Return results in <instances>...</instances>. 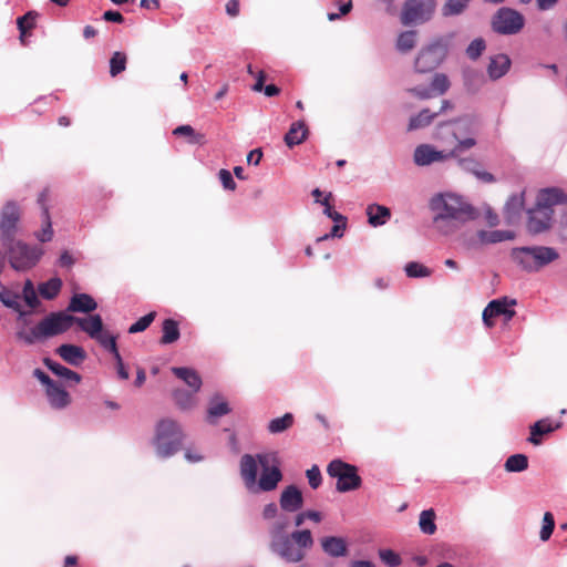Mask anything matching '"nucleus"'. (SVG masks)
<instances>
[{"label":"nucleus","instance_id":"c03bdc74","mask_svg":"<svg viewBox=\"0 0 567 567\" xmlns=\"http://www.w3.org/2000/svg\"><path fill=\"white\" fill-rule=\"evenodd\" d=\"M451 86L450 80L444 73H435L430 87L434 96L443 95Z\"/></svg>","mask_w":567,"mask_h":567},{"label":"nucleus","instance_id":"9b49d317","mask_svg":"<svg viewBox=\"0 0 567 567\" xmlns=\"http://www.w3.org/2000/svg\"><path fill=\"white\" fill-rule=\"evenodd\" d=\"M435 10V0H406L402 10V23H423L429 21Z\"/></svg>","mask_w":567,"mask_h":567},{"label":"nucleus","instance_id":"423d86ee","mask_svg":"<svg viewBox=\"0 0 567 567\" xmlns=\"http://www.w3.org/2000/svg\"><path fill=\"white\" fill-rule=\"evenodd\" d=\"M454 37L455 32H450L424 45L415 58L414 71L430 73L436 70L445 61Z\"/></svg>","mask_w":567,"mask_h":567},{"label":"nucleus","instance_id":"9d476101","mask_svg":"<svg viewBox=\"0 0 567 567\" xmlns=\"http://www.w3.org/2000/svg\"><path fill=\"white\" fill-rule=\"evenodd\" d=\"M525 24V19L517 10L503 7L492 19V28L498 34L512 35L518 33Z\"/></svg>","mask_w":567,"mask_h":567},{"label":"nucleus","instance_id":"cd10ccee","mask_svg":"<svg viewBox=\"0 0 567 567\" xmlns=\"http://www.w3.org/2000/svg\"><path fill=\"white\" fill-rule=\"evenodd\" d=\"M322 550L330 557H343L348 553L347 543L342 537L326 536L321 538Z\"/></svg>","mask_w":567,"mask_h":567},{"label":"nucleus","instance_id":"20e7f679","mask_svg":"<svg viewBox=\"0 0 567 567\" xmlns=\"http://www.w3.org/2000/svg\"><path fill=\"white\" fill-rule=\"evenodd\" d=\"M482 121L475 114H466L453 121L441 123L434 132V140L451 147L458 157L465 151L476 146Z\"/></svg>","mask_w":567,"mask_h":567},{"label":"nucleus","instance_id":"864d4df0","mask_svg":"<svg viewBox=\"0 0 567 567\" xmlns=\"http://www.w3.org/2000/svg\"><path fill=\"white\" fill-rule=\"evenodd\" d=\"M379 557L381 561L388 567H399L402 564V559L398 553L392 549L383 548L379 549Z\"/></svg>","mask_w":567,"mask_h":567},{"label":"nucleus","instance_id":"338daca9","mask_svg":"<svg viewBox=\"0 0 567 567\" xmlns=\"http://www.w3.org/2000/svg\"><path fill=\"white\" fill-rule=\"evenodd\" d=\"M114 360H115V365H116V372H117V375L120 379L122 380H127L130 374H128V371L126 370L125 365H124V362H123V359L118 353H115L113 355Z\"/></svg>","mask_w":567,"mask_h":567},{"label":"nucleus","instance_id":"f03ea898","mask_svg":"<svg viewBox=\"0 0 567 567\" xmlns=\"http://www.w3.org/2000/svg\"><path fill=\"white\" fill-rule=\"evenodd\" d=\"M429 207L433 214L434 228L444 236L454 234L477 216L475 208L462 196L449 192L432 196Z\"/></svg>","mask_w":567,"mask_h":567},{"label":"nucleus","instance_id":"4c0bfd02","mask_svg":"<svg viewBox=\"0 0 567 567\" xmlns=\"http://www.w3.org/2000/svg\"><path fill=\"white\" fill-rule=\"evenodd\" d=\"M62 288V280L58 277L51 278L50 280L39 285L38 289L40 295L47 299H54Z\"/></svg>","mask_w":567,"mask_h":567},{"label":"nucleus","instance_id":"de8ad7c7","mask_svg":"<svg viewBox=\"0 0 567 567\" xmlns=\"http://www.w3.org/2000/svg\"><path fill=\"white\" fill-rule=\"evenodd\" d=\"M261 516L265 520H272L271 523H277L280 518L290 519L287 514L279 512L278 505L274 502L264 506Z\"/></svg>","mask_w":567,"mask_h":567},{"label":"nucleus","instance_id":"c85d7f7f","mask_svg":"<svg viewBox=\"0 0 567 567\" xmlns=\"http://www.w3.org/2000/svg\"><path fill=\"white\" fill-rule=\"evenodd\" d=\"M523 207L524 193L514 194L507 199L504 206V216L508 225H514L518 221Z\"/></svg>","mask_w":567,"mask_h":567},{"label":"nucleus","instance_id":"473e14b6","mask_svg":"<svg viewBox=\"0 0 567 567\" xmlns=\"http://www.w3.org/2000/svg\"><path fill=\"white\" fill-rule=\"evenodd\" d=\"M230 412L228 403L219 395H215L209 401L207 410V421L215 424L216 420L220 416L227 415Z\"/></svg>","mask_w":567,"mask_h":567},{"label":"nucleus","instance_id":"dca6fc26","mask_svg":"<svg viewBox=\"0 0 567 567\" xmlns=\"http://www.w3.org/2000/svg\"><path fill=\"white\" fill-rule=\"evenodd\" d=\"M554 210H544L536 205L528 210L527 230L529 234L537 235L549 229Z\"/></svg>","mask_w":567,"mask_h":567},{"label":"nucleus","instance_id":"69168bd1","mask_svg":"<svg viewBox=\"0 0 567 567\" xmlns=\"http://www.w3.org/2000/svg\"><path fill=\"white\" fill-rule=\"evenodd\" d=\"M347 226V223H337L333 225L331 231L329 234H326L317 239V241H323L329 238H341L343 236V230Z\"/></svg>","mask_w":567,"mask_h":567},{"label":"nucleus","instance_id":"f257e3e1","mask_svg":"<svg viewBox=\"0 0 567 567\" xmlns=\"http://www.w3.org/2000/svg\"><path fill=\"white\" fill-rule=\"evenodd\" d=\"M239 475L250 494L275 491L282 481L277 452L244 454L239 460Z\"/></svg>","mask_w":567,"mask_h":567},{"label":"nucleus","instance_id":"774afa93","mask_svg":"<svg viewBox=\"0 0 567 567\" xmlns=\"http://www.w3.org/2000/svg\"><path fill=\"white\" fill-rule=\"evenodd\" d=\"M33 377L45 386V390L55 382L41 369H35L33 371Z\"/></svg>","mask_w":567,"mask_h":567},{"label":"nucleus","instance_id":"4d7b16f0","mask_svg":"<svg viewBox=\"0 0 567 567\" xmlns=\"http://www.w3.org/2000/svg\"><path fill=\"white\" fill-rule=\"evenodd\" d=\"M555 528L554 515L550 512H546L543 517V526L539 532V538L543 542H547Z\"/></svg>","mask_w":567,"mask_h":567},{"label":"nucleus","instance_id":"e2e57ef3","mask_svg":"<svg viewBox=\"0 0 567 567\" xmlns=\"http://www.w3.org/2000/svg\"><path fill=\"white\" fill-rule=\"evenodd\" d=\"M408 92L420 100H429L434 97L430 86L419 85L409 89Z\"/></svg>","mask_w":567,"mask_h":567},{"label":"nucleus","instance_id":"c756f323","mask_svg":"<svg viewBox=\"0 0 567 567\" xmlns=\"http://www.w3.org/2000/svg\"><path fill=\"white\" fill-rule=\"evenodd\" d=\"M43 363L52 373H54L56 377L63 379L64 381L72 382L75 384L80 383L81 375L78 372L72 371L71 369L53 361L50 358H45L43 360Z\"/></svg>","mask_w":567,"mask_h":567},{"label":"nucleus","instance_id":"09e8293b","mask_svg":"<svg viewBox=\"0 0 567 567\" xmlns=\"http://www.w3.org/2000/svg\"><path fill=\"white\" fill-rule=\"evenodd\" d=\"M38 17L37 12L29 11L24 16L18 18V29L20 31V39L23 42V37L25 33L34 27L35 19Z\"/></svg>","mask_w":567,"mask_h":567},{"label":"nucleus","instance_id":"6e6d98bb","mask_svg":"<svg viewBox=\"0 0 567 567\" xmlns=\"http://www.w3.org/2000/svg\"><path fill=\"white\" fill-rule=\"evenodd\" d=\"M106 351H109L112 355L118 353L116 337L110 334L107 331H103L100 337L95 339Z\"/></svg>","mask_w":567,"mask_h":567},{"label":"nucleus","instance_id":"58836bf2","mask_svg":"<svg viewBox=\"0 0 567 567\" xmlns=\"http://www.w3.org/2000/svg\"><path fill=\"white\" fill-rule=\"evenodd\" d=\"M163 336L161 338V343L169 344L179 339L181 332L178 328V323L173 319H166L163 322Z\"/></svg>","mask_w":567,"mask_h":567},{"label":"nucleus","instance_id":"2f4dec72","mask_svg":"<svg viewBox=\"0 0 567 567\" xmlns=\"http://www.w3.org/2000/svg\"><path fill=\"white\" fill-rule=\"evenodd\" d=\"M172 372L182 381H184L194 392H198L202 386L199 374L190 368L174 367Z\"/></svg>","mask_w":567,"mask_h":567},{"label":"nucleus","instance_id":"0e129e2a","mask_svg":"<svg viewBox=\"0 0 567 567\" xmlns=\"http://www.w3.org/2000/svg\"><path fill=\"white\" fill-rule=\"evenodd\" d=\"M218 175H219L220 183L225 189H227V190L236 189V183H235L233 175L229 171L223 168L219 171Z\"/></svg>","mask_w":567,"mask_h":567},{"label":"nucleus","instance_id":"ea45409f","mask_svg":"<svg viewBox=\"0 0 567 567\" xmlns=\"http://www.w3.org/2000/svg\"><path fill=\"white\" fill-rule=\"evenodd\" d=\"M419 527L425 535H433L436 532L435 513L433 509H425L421 512Z\"/></svg>","mask_w":567,"mask_h":567},{"label":"nucleus","instance_id":"b1692460","mask_svg":"<svg viewBox=\"0 0 567 567\" xmlns=\"http://www.w3.org/2000/svg\"><path fill=\"white\" fill-rule=\"evenodd\" d=\"M368 223L370 226L377 228L385 225L391 218V210L386 206L372 203L365 208Z\"/></svg>","mask_w":567,"mask_h":567},{"label":"nucleus","instance_id":"5701e85b","mask_svg":"<svg viewBox=\"0 0 567 567\" xmlns=\"http://www.w3.org/2000/svg\"><path fill=\"white\" fill-rule=\"evenodd\" d=\"M45 394L49 404L55 410L65 409L71 402L68 391L56 382L45 390Z\"/></svg>","mask_w":567,"mask_h":567},{"label":"nucleus","instance_id":"a19ab883","mask_svg":"<svg viewBox=\"0 0 567 567\" xmlns=\"http://www.w3.org/2000/svg\"><path fill=\"white\" fill-rule=\"evenodd\" d=\"M293 424V415L291 413H286L281 417L272 419L268 423V431L271 434H279L291 427Z\"/></svg>","mask_w":567,"mask_h":567},{"label":"nucleus","instance_id":"6e6552de","mask_svg":"<svg viewBox=\"0 0 567 567\" xmlns=\"http://www.w3.org/2000/svg\"><path fill=\"white\" fill-rule=\"evenodd\" d=\"M7 248L10 266L17 271H25L34 267L43 255V249L30 246L21 240L12 239L3 245Z\"/></svg>","mask_w":567,"mask_h":567},{"label":"nucleus","instance_id":"72a5a7b5","mask_svg":"<svg viewBox=\"0 0 567 567\" xmlns=\"http://www.w3.org/2000/svg\"><path fill=\"white\" fill-rule=\"evenodd\" d=\"M478 241L482 245L497 244L515 238V233L512 230H478Z\"/></svg>","mask_w":567,"mask_h":567},{"label":"nucleus","instance_id":"1a4fd4ad","mask_svg":"<svg viewBox=\"0 0 567 567\" xmlns=\"http://www.w3.org/2000/svg\"><path fill=\"white\" fill-rule=\"evenodd\" d=\"M327 473L332 478H337V491L341 493L354 491L361 485V477L354 465L342 460H332L327 466Z\"/></svg>","mask_w":567,"mask_h":567},{"label":"nucleus","instance_id":"412c9836","mask_svg":"<svg viewBox=\"0 0 567 567\" xmlns=\"http://www.w3.org/2000/svg\"><path fill=\"white\" fill-rule=\"evenodd\" d=\"M512 65L511 58L505 53H498L489 58L487 74L492 81H497L505 76Z\"/></svg>","mask_w":567,"mask_h":567},{"label":"nucleus","instance_id":"aec40b11","mask_svg":"<svg viewBox=\"0 0 567 567\" xmlns=\"http://www.w3.org/2000/svg\"><path fill=\"white\" fill-rule=\"evenodd\" d=\"M567 200L566 194L556 187L542 189L536 199V205L544 210H553L555 205L564 204Z\"/></svg>","mask_w":567,"mask_h":567},{"label":"nucleus","instance_id":"f3484780","mask_svg":"<svg viewBox=\"0 0 567 567\" xmlns=\"http://www.w3.org/2000/svg\"><path fill=\"white\" fill-rule=\"evenodd\" d=\"M303 506V496L296 485L285 487L279 497L280 509L287 513H296Z\"/></svg>","mask_w":567,"mask_h":567},{"label":"nucleus","instance_id":"13d9d810","mask_svg":"<svg viewBox=\"0 0 567 567\" xmlns=\"http://www.w3.org/2000/svg\"><path fill=\"white\" fill-rule=\"evenodd\" d=\"M156 313L150 312L143 317H141L136 322L131 324L128 328V333H137L146 330L151 323L154 321Z\"/></svg>","mask_w":567,"mask_h":567},{"label":"nucleus","instance_id":"a878e982","mask_svg":"<svg viewBox=\"0 0 567 567\" xmlns=\"http://www.w3.org/2000/svg\"><path fill=\"white\" fill-rule=\"evenodd\" d=\"M74 323L89 334L90 338L96 339L104 331L103 321L100 315H92L86 318L74 317Z\"/></svg>","mask_w":567,"mask_h":567},{"label":"nucleus","instance_id":"6ab92c4d","mask_svg":"<svg viewBox=\"0 0 567 567\" xmlns=\"http://www.w3.org/2000/svg\"><path fill=\"white\" fill-rule=\"evenodd\" d=\"M561 426V422L554 423L550 419L545 417L537 422H535L533 425H530V435L527 439V441L538 446L542 444V436L553 433L554 431L558 430Z\"/></svg>","mask_w":567,"mask_h":567},{"label":"nucleus","instance_id":"37998d69","mask_svg":"<svg viewBox=\"0 0 567 567\" xmlns=\"http://www.w3.org/2000/svg\"><path fill=\"white\" fill-rule=\"evenodd\" d=\"M17 338L27 346H32L35 342L45 339L44 334H42L41 330H39V323L29 330H18Z\"/></svg>","mask_w":567,"mask_h":567},{"label":"nucleus","instance_id":"49530a36","mask_svg":"<svg viewBox=\"0 0 567 567\" xmlns=\"http://www.w3.org/2000/svg\"><path fill=\"white\" fill-rule=\"evenodd\" d=\"M19 299H20V295L19 293H16V292H12L10 290H7V289H3L2 291H0V301L8 308L14 310V311H19L21 316L24 315V312H22L20 309H21V305L19 302Z\"/></svg>","mask_w":567,"mask_h":567},{"label":"nucleus","instance_id":"f704fd0d","mask_svg":"<svg viewBox=\"0 0 567 567\" xmlns=\"http://www.w3.org/2000/svg\"><path fill=\"white\" fill-rule=\"evenodd\" d=\"M197 392L193 390L187 391L184 389H177L173 392V398L176 405L184 411L193 409L197 404V399L195 396Z\"/></svg>","mask_w":567,"mask_h":567},{"label":"nucleus","instance_id":"ddd939ff","mask_svg":"<svg viewBox=\"0 0 567 567\" xmlns=\"http://www.w3.org/2000/svg\"><path fill=\"white\" fill-rule=\"evenodd\" d=\"M451 158H457L451 147L437 150L432 144H420L413 153V161L417 166H429L434 163H444Z\"/></svg>","mask_w":567,"mask_h":567},{"label":"nucleus","instance_id":"bb28decb","mask_svg":"<svg viewBox=\"0 0 567 567\" xmlns=\"http://www.w3.org/2000/svg\"><path fill=\"white\" fill-rule=\"evenodd\" d=\"M45 199L47 195L45 193H41L38 202L42 206V220L43 226L40 230L34 233L35 238L40 243H48L51 241L53 238V229H52V223L49 214V208L45 206Z\"/></svg>","mask_w":567,"mask_h":567},{"label":"nucleus","instance_id":"5fc2aeb1","mask_svg":"<svg viewBox=\"0 0 567 567\" xmlns=\"http://www.w3.org/2000/svg\"><path fill=\"white\" fill-rule=\"evenodd\" d=\"M126 68V55L122 52H115L110 60V74L116 76Z\"/></svg>","mask_w":567,"mask_h":567},{"label":"nucleus","instance_id":"0eeeda50","mask_svg":"<svg viewBox=\"0 0 567 567\" xmlns=\"http://www.w3.org/2000/svg\"><path fill=\"white\" fill-rule=\"evenodd\" d=\"M184 434L181 425L172 419H163L156 424L153 444L158 457L167 458L177 453Z\"/></svg>","mask_w":567,"mask_h":567},{"label":"nucleus","instance_id":"c9c22d12","mask_svg":"<svg viewBox=\"0 0 567 567\" xmlns=\"http://www.w3.org/2000/svg\"><path fill=\"white\" fill-rule=\"evenodd\" d=\"M437 116V113L431 112L429 109H423L416 115L410 117L408 130L415 131L429 126L433 120Z\"/></svg>","mask_w":567,"mask_h":567},{"label":"nucleus","instance_id":"393cba45","mask_svg":"<svg viewBox=\"0 0 567 567\" xmlns=\"http://www.w3.org/2000/svg\"><path fill=\"white\" fill-rule=\"evenodd\" d=\"M97 308V302L87 293H74L69 302L68 311L90 313Z\"/></svg>","mask_w":567,"mask_h":567},{"label":"nucleus","instance_id":"7c9ffc66","mask_svg":"<svg viewBox=\"0 0 567 567\" xmlns=\"http://www.w3.org/2000/svg\"><path fill=\"white\" fill-rule=\"evenodd\" d=\"M308 135V128L302 121H297L291 124L289 131L285 135V143L288 147L301 144Z\"/></svg>","mask_w":567,"mask_h":567},{"label":"nucleus","instance_id":"4be33fe9","mask_svg":"<svg viewBox=\"0 0 567 567\" xmlns=\"http://www.w3.org/2000/svg\"><path fill=\"white\" fill-rule=\"evenodd\" d=\"M56 353L66 363L79 367L86 359V352L80 346L64 343L56 348Z\"/></svg>","mask_w":567,"mask_h":567},{"label":"nucleus","instance_id":"603ef678","mask_svg":"<svg viewBox=\"0 0 567 567\" xmlns=\"http://www.w3.org/2000/svg\"><path fill=\"white\" fill-rule=\"evenodd\" d=\"M486 49V42L483 38L474 39L466 48V55L470 60H477Z\"/></svg>","mask_w":567,"mask_h":567},{"label":"nucleus","instance_id":"680f3d73","mask_svg":"<svg viewBox=\"0 0 567 567\" xmlns=\"http://www.w3.org/2000/svg\"><path fill=\"white\" fill-rule=\"evenodd\" d=\"M173 134L176 135V136H189V137H194L193 140V143H199L200 140H202V135H197L195 133V130L190 126V125H181V126H177L174 131H173Z\"/></svg>","mask_w":567,"mask_h":567},{"label":"nucleus","instance_id":"f8f14e48","mask_svg":"<svg viewBox=\"0 0 567 567\" xmlns=\"http://www.w3.org/2000/svg\"><path fill=\"white\" fill-rule=\"evenodd\" d=\"M20 215L21 212L17 202L9 200L3 205L0 213V239L2 245L12 241Z\"/></svg>","mask_w":567,"mask_h":567},{"label":"nucleus","instance_id":"7ed1b4c3","mask_svg":"<svg viewBox=\"0 0 567 567\" xmlns=\"http://www.w3.org/2000/svg\"><path fill=\"white\" fill-rule=\"evenodd\" d=\"M290 519L280 518L270 523L268 533L270 550L287 563L297 564L303 560L307 549L313 546V537L309 529H297L287 533Z\"/></svg>","mask_w":567,"mask_h":567},{"label":"nucleus","instance_id":"a18cd8bd","mask_svg":"<svg viewBox=\"0 0 567 567\" xmlns=\"http://www.w3.org/2000/svg\"><path fill=\"white\" fill-rule=\"evenodd\" d=\"M528 467V458L524 454L511 455L505 462V470L507 472H523Z\"/></svg>","mask_w":567,"mask_h":567},{"label":"nucleus","instance_id":"bf43d9fd","mask_svg":"<svg viewBox=\"0 0 567 567\" xmlns=\"http://www.w3.org/2000/svg\"><path fill=\"white\" fill-rule=\"evenodd\" d=\"M306 476L311 488L317 489L321 485L322 476L318 465H312L307 470Z\"/></svg>","mask_w":567,"mask_h":567},{"label":"nucleus","instance_id":"39448f33","mask_svg":"<svg viewBox=\"0 0 567 567\" xmlns=\"http://www.w3.org/2000/svg\"><path fill=\"white\" fill-rule=\"evenodd\" d=\"M511 258L522 270L533 274L556 261L559 252L548 246H524L513 248Z\"/></svg>","mask_w":567,"mask_h":567},{"label":"nucleus","instance_id":"4468645a","mask_svg":"<svg viewBox=\"0 0 567 567\" xmlns=\"http://www.w3.org/2000/svg\"><path fill=\"white\" fill-rule=\"evenodd\" d=\"M74 323V316L64 311L51 312L41 321H39V330L44 334L45 339L68 331Z\"/></svg>","mask_w":567,"mask_h":567},{"label":"nucleus","instance_id":"79ce46f5","mask_svg":"<svg viewBox=\"0 0 567 567\" xmlns=\"http://www.w3.org/2000/svg\"><path fill=\"white\" fill-rule=\"evenodd\" d=\"M471 1L472 0H445L442 7V14L444 17L460 16L465 11Z\"/></svg>","mask_w":567,"mask_h":567},{"label":"nucleus","instance_id":"2eb2a0df","mask_svg":"<svg viewBox=\"0 0 567 567\" xmlns=\"http://www.w3.org/2000/svg\"><path fill=\"white\" fill-rule=\"evenodd\" d=\"M515 305L516 300L508 298L492 300L482 313L484 324L487 328L493 327V319L501 316L504 317L505 321H509L515 316V310L512 309Z\"/></svg>","mask_w":567,"mask_h":567},{"label":"nucleus","instance_id":"3c124183","mask_svg":"<svg viewBox=\"0 0 567 567\" xmlns=\"http://www.w3.org/2000/svg\"><path fill=\"white\" fill-rule=\"evenodd\" d=\"M22 297L25 303L32 309L37 308L40 305L33 282L30 279L25 280L24 282L22 289Z\"/></svg>","mask_w":567,"mask_h":567},{"label":"nucleus","instance_id":"e433bc0d","mask_svg":"<svg viewBox=\"0 0 567 567\" xmlns=\"http://www.w3.org/2000/svg\"><path fill=\"white\" fill-rule=\"evenodd\" d=\"M417 32L414 30L403 31L399 34L395 48L400 53H409L416 45Z\"/></svg>","mask_w":567,"mask_h":567},{"label":"nucleus","instance_id":"052dcab7","mask_svg":"<svg viewBox=\"0 0 567 567\" xmlns=\"http://www.w3.org/2000/svg\"><path fill=\"white\" fill-rule=\"evenodd\" d=\"M460 243L466 249H474L482 246L481 241H478L477 231L474 233H464L460 237Z\"/></svg>","mask_w":567,"mask_h":567},{"label":"nucleus","instance_id":"a211bd4d","mask_svg":"<svg viewBox=\"0 0 567 567\" xmlns=\"http://www.w3.org/2000/svg\"><path fill=\"white\" fill-rule=\"evenodd\" d=\"M457 162V166L468 173L474 175L478 181L491 184L495 182V177L493 174L484 171L481 168V164L478 161L472 156L470 157H462L461 154L458 155V158H455Z\"/></svg>","mask_w":567,"mask_h":567},{"label":"nucleus","instance_id":"8fccbe9b","mask_svg":"<svg viewBox=\"0 0 567 567\" xmlns=\"http://www.w3.org/2000/svg\"><path fill=\"white\" fill-rule=\"evenodd\" d=\"M404 270L410 278H424L432 274L431 269L416 261L408 262Z\"/></svg>","mask_w":567,"mask_h":567}]
</instances>
